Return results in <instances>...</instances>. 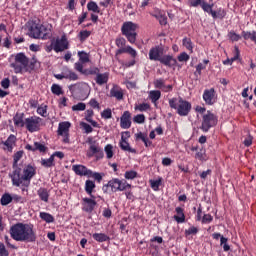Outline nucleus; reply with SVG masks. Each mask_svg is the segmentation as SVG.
Returning <instances> with one entry per match:
<instances>
[{
	"label": "nucleus",
	"mask_w": 256,
	"mask_h": 256,
	"mask_svg": "<svg viewBox=\"0 0 256 256\" xmlns=\"http://www.w3.org/2000/svg\"><path fill=\"white\" fill-rule=\"evenodd\" d=\"M35 65H37V60L35 58H33L30 63L28 62L27 67L24 68V71L26 73H31V71L35 70Z\"/></svg>",
	"instance_id": "8fccbe9b"
},
{
	"label": "nucleus",
	"mask_w": 256,
	"mask_h": 256,
	"mask_svg": "<svg viewBox=\"0 0 256 256\" xmlns=\"http://www.w3.org/2000/svg\"><path fill=\"white\" fill-rule=\"evenodd\" d=\"M201 9L205 12L208 13V15L213 11L214 4H209L205 1H202V4L200 5Z\"/></svg>",
	"instance_id": "37998d69"
},
{
	"label": "nucleus",
	"mask_w": 256,
	"mask_h": 256,
	"mask_svg": "<svg viewBox=\"0 0 256 256\" xmlns=\"http://www.w3.org/2000/svg\"><path fill=\"white\" fill-rule=\"evenodd\" d=\"M182 45L187 49V51H190V53H193V41H191V38L185 37L182 40Z\"/></svg>",
	"instance_id": "58836bf2"
},
{
	"label": "nucleus",
	"mask_w": 256,
	"mask_h": 256,
	"mask_svg": "<svg viewBox=\"0 0 256 256\" xmlns=\"http://www.w3.org/2000/svg\"><path fill=\"white\" fill-rule=\"evenodd\" d=\"M101 147H99V144H95L92 146H89V150L87 152V157H95V154L99 153Z\"/></svg>",
	"instance_id": "ea45409f"
},
{
	"label": "nucleus",
	"mask_w": 256,
	"mask_h": 256,
	"mask_svg": "<svg viewBox=\"0 0 256 256\" xmlns=\"http://www.w3.org/2000/svg\"><path fill=\"white\" fill-rule=\"evenodd\" d=\"M29 65V58L24 53H18L15 56V62L10 64L15 73H23L25 68Z\"/></svg>",
	"instance_id": "6e6552de"
},
{
	"label": "nucleus",
	"mask_w": 256,
	"mask_h": 256,
	"mask_svg": "<svg viewBox=\"0 0 256 256\" xmlns=\"http://www.w3.org/2000/svg\"><path fill=\"white\" fill-rule=\"evenodd\" d=\"M170 109H174L180 117H187L191 113V102L184 100L182 97H173L168 100Z\"/></svg>",
	"instance_id": "7ed1b4c3"
},
{
	"label": "nucleus",
	"mask_w": 256,
	"mask_h": 256,
	"mask_svg": "<svg viewBox=\"0 0 256 256\" xmlns=\"http://www.w3.org/2000/svg\"><path fill=\"white\" fill-rule=\"evenodd\" d=\"M242 37L243 39H245V41H248V39H250V41H253V43H255L256 45V31H242Z\"/></svg>",
	"instance_id": "f704fd0d"
},
{
	"label": "nucleus",
	"mask_w": 256,
	"mask_h": 256,
	"mask_svg": "<svg viewBox=\"0 0 256 256\" xmlns=\"http://www.w3.org/2000/svg\"><path fill=\"white\" fill-rule=\"evenodd\" d=\"M95 82L100 86L107 84L109 82V73L98 74L95 78Z\"/></svg>",
	"instance_id": "cd10ccee"
},
{
	"label": "nucleus",
	"mask_w": 256,
	"mask_h": 256,
	"mask_svg": "<svg viewBox=\"0 0 256 256\" xmlns=\"http://www.w3.org/2000/svg\"><path fill=\"white\" fill-rule=\"evenodd\" d=\"M17 143V137L11 134L6 141H2L1 145H4V151H8L9 153H13V148Z\"/></svg>",
	"instance_id": "f3484780"
},
{
	"label": "nucleus",
	"mask_w": 256,
	"mask_h": 256,
	"mask_svg": "<svg viewBox=\"0 0 256 256\" xmlns=\"http://www.w3.org/2000/svg\"><path fill=\"white\" fill-rule=\"evenodd\" d=\"M217 123H218L217 116L208 110L207 113L204 114L202 117V124L200 129L204 133H208L209 129H211L212 127H215Z\"/></svg>",
	"instance_id": "0eeeda50"
},
{
	"label": "nucleus",
	"mask_w": 256,
	"mask_h": 256,
	"mask_svg": "<svg viewBox=\"0 0 256 256\" xmlns=\"http://www.w3.org/2000/svg\"><path fill=\"white\" fill-rule=\"evenodd\" d=\"M96 207H97V201L95 200V198L86 197L82 199V211H85V213H93Z\"/></svg>",
	"instance_id": "4468645a"
},
{
	"label": "nucleus",
	"mask_w": 256,
	"mask_h": 256,
	"mask_svg": "<svg viewBox=\"0 0 256 256\" xmlns=\"http://www.w3.org/2000/svg\"><path fill=\"white\" fill-rule=\"evenodd\" d=\"M51 91L53 95H63V88L59 84H52L51 86Z\"/></svg>",
	"instance_id": "a18cd8bd"
},
{
	"label": "nucleus",
	"mask_w": 256,
	"mask_h": 256,
	"mask_svg": "<svg viewBox=\"0 0 256 256\" xmlns=\"http://www.w3.org/2000/svg\"><path fill=\"white\" fill-rule=\"evenodd\" d=\"M55 79L58 81H63V79H68V81H79V75L75 71L64 67L60 74H54Z\"/></svg>",
	"instance_id": "9b49d317"
},
{
	"label": "nucleus",
	"mask_w": 256,
	"mask_h": 256,
	"mask_svg": "<svg viewBox=\"0 0 256 256\" xmlns=\"http://www.w3.org/2000/svg\"><path fill=\"white\" fill-rule=\"evenodd\" d=\"M54 41V51L55 53H63L66 49H69V41L66 35H62L61 38H57Z\"/></svg>",
	"instance_id": "f8f14e48"
},
{
	"label": "nucleus",
	"mask_w": 256,
	"mask_h": 256,
	"mask_svg": "<svg viewBox=\"0 0 256 256\" xmlns=\"http://www.w3.org/2000/svg\"><path fill=\"white\" fill-rule=\"evenodd\" d=\"M149 98L151 99L152 103H157V101H159V99H161V91H159V90L150 91Z\"/></svg>",
	"instance_id": "4c0bfd02"
},
{
	"label": "nucleus",
	"mask_w": 256,
	"mask_h": 256,
	"mask_svg": "<svg viewBox=\"0 0 256 256\" xmlns=\"http://www.w3.org/2000/svg\"><path fill=\"white\" fill-rule=\"evenodd\" d=\"M83 64L84 63H81V62H76L75 64H74V69L76 70V71H78L79 73H81L82 75H87V69H83Z\"/></svg>",
	"instance_id": "603ef678"
},
{
	"label": "nucleus",
	"mask_w": 256,
	"mask_h": 256,
	"mask_svg": "<svg viewBox=\"0 0 256 256\" xmlns=\"http://www.w3.org/2000/svg\"><path fill=\"white\" fill-rule=\"evenodd\" d=\"M68 89L73 97H75V99H79L80 101H85V99L89 97V91H91L89 84L85 82L71 84L68 86Z\"/></svg>",
	"instance_id": "39448f33"
},
{
	"label": "nucleus",
	"mask_w": 256,
	"mask_h": 256,
	"mask_svg": "<svg viewBox=\"0 0 256 256\" xmlns=\"http://www.w3.org/2000/svg\"><path fill=\"white\" fill-rule=\"evenodd\" d=\"M88 11H92L93 13H101V8L97 5V2L90 1L87 4Z\"/></svg>",
	"instance_id": "a19ab883"
},
{
	"label": "nucleus",
	"mask_w": 256,
	"mask_h": 256,
	"mask_svg": "<svg viewBox=\"0 0 256 256\" xmlns=\"http://www.w3.org/2000/svg\"><path fill=\"white\" fill-rule=\"evenodd\" d=\"M207 155L205 154V150L201 149L195 154V159H198V161H207Z\"/></svg>",
	"instance_id": "6e6d98bb"
},
{
	"label": "nucleus",
	"mask_w": 256,
	"mask_h": 256,
	"mask_svg": "<svg viewBox=\"0 0 256 256\" xmlns=\"http://www.w3.org/2000/svg\"><path fill=\"white\" fill-rule=\"evenodd\" d=\"M127 189H131V184L119 178H112L102 186L103 193H118L119 191H127Z\"/></svg>",
	"instance_id": "20e7f679"
},
{
	"label": "nucleus",
	"mask_w": 256,
	"mask_h": 256,
	"mask_svg": "<svg viewBox=\"0 0 256 256\" xmlns=\"http://www.w3.org/2000/svg\"><path fill=\"white\" fill-rule=\"evenodd\" d=\"M89 37H91V31H89V30H82L78 34V38L81 43H84V41H87V39H89Z\"/></svg>",
	"instance_id": "79ce46f5"
},
{
	"label": "nucleus",
	"mask_w": 256,
	"mask_h": 256,
	"mask_svg": "<svg viewBox=\"0 0 256 256\" xmlns=\"http://www.w3.org/2000/svg\"><path fill=\"white\" fill-rule=\"evenodd\" d=\"M120 149H122V151H128V153H136L135 149L131 148L124 136H121Z\"/></svg>",
	"instance_id": "c756f323"
},
{
	"label": "nucleus",
	"mask_w": 256,
	"mask_h": 256,
	"mask_svg": "<svg viewBox=\"0 0 256 256\" xmlns=\"http://www.w3.org/2000/svg\"><path fill=\"white\" fill-rule=\"evenodd\" d=\"M227 238L225 237H221V242L220 245L223 246V251H225L227 253V251L231 250V246H229V244H227Z\"/></svg>",
	"instance_id": "0e129e2a"
},
{
	"label": "nucleus",
	"mask_w": 256,
	"mask_h": 256,
	"mask_svg": "<svg viewBox=\"0 0 256 256\" xmlns=\"http://www.w3.org/2000/svg\"><path fill=\"white\" fill-rule=\"evenodd\" d=\"M9 233L14 241L21 243H35L37 241V233H35L32 224L18 222L10 227Z\"/></svg>",
	"instance_id": "f257e3e1"
},
{
	"label": "nucleus",
	"mask_w": 256,
	"mask_h": 256,
	"mask_svg": "<svg viewBox=\"0 0 256 256\" xmlns=\"http://www.w3.org/2000/svg\"><path fill=\"white\" fill-rule=\"evenodd\" d=\"M51 29H53V26L51 24H47V25H40V39H51L52 37V33H51Z\"/></svg>",
	"instance_id": "6ab92c4d"
},
{
	"label": "nucleus",
	"mask_w": 256,
	"mask_h": 256,
	"mask_svg": "<svg viewBox=\"0 0 256 256\" xmlns=\"http://www.w3.org/2000/svg\"><path fill=\"white\" fill-rule=\"evenodd\" d=\"M95 187L96 185H95V182H93V180L85 181V192L87 193V195H89L93 199H95V196L93 195V190L95 189Z\"/></svg>",
	"instance_id": "bb28decb"
},
{
	"label": "nucleus",
	"mask_w": 256,
	"mask_h": 256,
	"mask_svg": "<svg viewBox=\"0 0 256 256\" xmlns=\"http://www.w3.org/2000/svg\"><path fill=\"white\" fill-rule=\"evenodd\" d=\"M23 117H25L24 113H17L14 118V125L16 127H25V120H23Z\"/></svg>",
	"instance_id": "2f4dec72"
},
{
	"label": "nucleus",
	"mask_w": 256,
	"mask_h": 256,
	"mask_svg": "<svg viewBox=\"0 0 256 256\" xmlns=\"http://www.w3.org/2000/svg\"><path fill=\"white\" fill-rule=\"evenodd\" d=\"M164 52L165 48L162 45L152 47L148 54L150 61H161Z\"/></svg>",
	"instance_id": "ddd939ff"
},
{
	"label": "nucleus",
	"mask_w": 256,
	"mask_h": 256,
	"mask_svg": "<svg viewBox=\"0 0 256 256\" xmlns=\"http://www.w3.org/2000/svg\"><path fill=\"white\" fill-rule=\"evenodd\" d=\"M199 233V228L192 226L185 230L184 235L185 237H189V235H197Z\"/></svg>",
	"instance_id": "864d4df0"
},
{
	"label": "nucleus",
	"mask_w": 256,
	"mask_h": 256,
	"mask_svg": "<svg viewBox=\"0 0 256 256\" xmlns=\"http://www.w3.org/2000/svg\"><path fill=\"white\" fill-rule=\"evenodd\" d=\"M153 17H155V19L159 21L160 25H167V16L165 15V13L158 11L153 14Z\"/></svg>",
	"instance_id": "e433bc0d"
},
{
	"label": "nucleus",
	"mask_w": 256,
	"mask_h": 256,
	"mask_svg": "<svg viewBox=\"0 0 256 256\" xmlns=\"http://www.w3.org/2000/svg\"><path fill=\"white\" fill-rule=\"evenodd\" d=\"M207 65H209V60L205 59L203 60V63H198L196 66V71L194 72V76L196 79H199L201 75L203 74L202 71H205L207 69Z\"/></svg>",
	"instance_id": "b1692460"
},
{
	"label": "nucleus",
	"mask_w": 256,
	"mask_h": 256,
	"mask_svg": "<svg viewBox=\"0 0 256 256\" xmlns=\"http://www.w3.org/2000/svg\"><path fill=\"white\" fill-rule=\"evenodd\" d=\"M37 195L41 201H44V203H49V190H47V188H40L37 191Z\"/></svg>",
	"instance_id": "7c9ffc66"
},
{
	"label": "nucleus",
	"mask_w": 256,
	"mask_h": 256,
	"mask_svg": "<svg viewBox=\"0 0 256 256\" xmlns=\"http://www.w3.org/2000/svg\"><path fill=\"white\" fill-rule=\"evenodd\" d=\"M79 62L80 63H89V55L85 51H79L78 52Z\"/></svg>",
	"instance_id": "c03bdc74"
},
{
	"label": "nucleus",
	"mask_w": 256,
	"mask_h": 256,
	"mask_svg": "<svg viewBox=\"0 0 256 256\" xmlns=\"http://www.w3.org/2000/svg\"><path fill=\"white\" fill-rule=\"evenodd\" d=\"M159 62L162 65H165V67H175V65H177V59H175L171 55L162 56V58H160Z\"/></svg>",
	"instance_id": "412c9836"
},
{
	"label": "nucleus",
	"mask_w": 256,
	"mask_h": 256,
	"mask_svg": "<svg viewBox=\"0 0 256 256\" xmlns=\"http://www.w3.org/2000/svg\"><path fill=\"white\" fill-rule=\"evenodd\" d=\"M116 47L119 49L116 51V55H123V53H128V55H131L135 59L137 57V50L133 49L131 46H126L127 40L125 38H117L116 41Z\"/></svg>",
	"instance_id": "1a4fd4ad"
},
{
	"label": "nucleus",
	"mask_w": 256,
	"mask_h": 256,
	"mask_svg": "<svg viewBox=\"0 0 256 256\" xmlns=\"http://www.w3.org/2000/svg\"><path fill=\"white\" fill-rule=\"evenodd\" d=\"M154 87L156 89H163L165 87V80L163 78H159L154 81Z\"/></svg>",
	"instance_id": "680f3d73"
},
{
	"label": "nucleus",
	"mask_w": 256,
	"mask_h": 256,
	"mask_svg": "<svg viewBox=\"0 0 256 256\" xmlns=\"http://www.w3.org/2000/svg\"><path fill=\"white\" fill-rule=\"evenodd\" d=\"M41 121L42 119L39 116L25 118L24 127L29 133H37V131L41 130Z\"/></svg>",
	"instance_id": "9d476101"
},
{
	"label": "nucleus",
	"mask_w": 256,
	"mask_h": 256,
	"mask_svg": "<svg viewBox=\"0 0 256 256\" xmlns=\"http://www.w3.org/2000/svg\"><path fill=\"white\" fill-rule=\"evenodd\" d=\"M29 33L33 39H41V24H33L29 28Z\"/></svg>",
	"instance_id": "5701e85b"
},
{
	"label": "nucleus",
	"mask_w": 256,
	"mask_h": 256,
	"mask_svg": "<svg viewBox=\"0 0 256 256\" xmlns=\"http://www.w3.org/2000/svg\"><path fill=\"white\" fill-rule=\"evenodd\" d=\"M135 109L141 112L149 111V109H151V105H149V103H142L136 106Z\"/></svg>",
	"instance_id": "052dcab7"
},
{
	"label": "nucleus",
	"mask_w": 256,
	"mask_h": 256,
	"mask_svg": "<svg viewBox=\"0 0 256 256\" xmlns=\"http://www.w3.org/2000/svg\"><path fill=\"white\" fill-rule=\"evenodd\" d=\"M137 29H139V25L131 21L124 22L121 27L122 35L126 37L127 41L132 45L137 41Z\"/></svg>",
	"instance_id": "423d86ee"
},
{
	"label": "nucleus",
	"mask_w": 256,
	"mask_h": 256,
	"mask_svg": "<svg viewBox=\"0 0 256 256\" xmlns=\"http://www.w3.org/2000/svg\"><path fill=\"white\" fill-rule=\"evenodd\" d=\"M162 178H159L158 180H149L150 187L153 189V191H158L159 187H161Z\"/></svg>",
	"instance_id": "de8ad7c7"
},
{
	"label": "nucleus",
	"mask_w": 256,
	"mask_h": 256,
	"mask_svg": "<svg viewBox=\"0 0 256 256\" xmlns=\"http://www.w3.org/2000/svg\"><path fill=\"white\" fill-rule=\"evenodd\" d=\"M110 97H114V99H117V101H123L125 93L123 92V89L121 87H119L118 85H114L110 89Z\"/></svg>",
	"instance_id": "aec40b11"
},
{
	"label": "nucleus",
	"mask_w": 256,
	"mask_h": 256,
	"mask_svg": "<svg viewBox=\"0 0 256 256\" xmlns=\"http://www.w3.org/2000/svg\"><path fill=\"white\" fill-rule=\"evenodd\" d=\"M92 237L94 241H97V243H105L106 241H111L109 235L105 233H94Z\"/></svg>",
	"instance_id": "c85d7f7f"
},
{
	"label": "nucleus",
	"mask_w": 256,
	"mask_h": 256,
	"mask_svg": "<svg viewBox=\"0 0 256 256\" xmlns=\"http://www.w3.org/2000/svg\"><path fill=\"white\" fill-rule=\"evenodd\" d=\"M104 151L106 153L107 159H113V155H114V153H113V145L107 144L105 146V148H104Z\"/></svg>",
	"instance_id": "3c124183"
},
{
	"label": "nucleus",
	"mask_w": 256,
	"mask_h": 256,
	"mask_svg": "<svg viewBox=\"0 0 256 256\" xmlns=\"http://www.w3.org/2000/svg\"><path fill=\"white\" fill-rule=\"evenodd\" d=\"M228 39L230 41H232V43H235L237 41H240L241 35L235 33V31L232 30V31L228 32Z\"/></svg>",
	"instance_id": "09e8293b"
},
{
	"label": "nucleus",
	"mask_w": 256,
	"mask_h": 256,
	"mask_svg": "<svg viewBox=\"0 0 256 256\" xmlns=\"http://www.w3.org/2000/svg\"><path fill=\"white\" fill-rule=\"evenodd\" d=\"M39 151V153H47V146L41 144V142H34V152Z\"/></svg>",
	"instance_id": "49530a36"
},
{
	"label": "nucleus",
	"mask_w": 256,
	"mask_h": 256,
	"mask_svg": "<svg viewBox=\"0 0 256 256\" xmlns=\"http://www.w3.org/2000/svg\"><path fill=\"white\" fill-rule=\"evenodd\" d=\"M87 105H85V103L83 102H79L76 105L72 106V111H85Z\"/></svg>",
	"instance_id": "13d9d810"
},
{
	"label": "nucleus",
	"mask_w": 256,
	"mask_h": 256,
	"mask_svg": "<svg viewBox=\"0 0 256 256\" xmlns=\"http://www.w3.org/2000/svg\"><path fill=\"white\" fill-rule=\"evenodd\" d=\"M40 163L42 167H45L46 169L55 167V160L53 159V156H50L48 159L42 158Z\"/></svg>",
	"instance_id": "72a5a7b5"
},
{
	"label": "nucleus",
	"mask_w": 256,
	"mask_h": 256,
	"mask_svg": "<svg viewBox=\"0 0 256 256\" xmlns=\"http://www.w3.org/2000/svg\"><path fill=\"white\" fill-rule=\"evenodd\" d=\"M125 179H135L137 177V172L136 171H126L124 174Z\"/></svg>",
	"instance_id": "338daca9"
},
{
	"label": "nucleus",
	"mask_w": 256,
	"mask_h": 256,
	"mask_svg": "<svg viewBox=\"0 0 256 256\" xmlns=\"http://www.w3.org/2000/svg\"><path fill=\"white\" fill-rule=\"evenodd\" d=\"M203 3L202 0H187V5L190 7H199Z\"/></svg>",
	"instance_id": "774afa93"
},
{
	"label": "nucleus",
	"mask_w": 256,
	"mask_h": 256,
	"mask_svg": "<svg viewBox=\"0 0 256 256\" xmlns=\"http://www.w3.org/2000/svg\"><path fill=\"white\" fill-rule=\"evenodd\" d=\"M24 153L25 152L23 150H20V151H17L16 153H14L13 164H12L13 171H15V169L19 168V161H21V159H23Z\"/></svg>",
	"instance_id": "a878e982"
},
{
	"label": "nucleus",
	"mask_w": 256,
	"mask_h": 256,
	"mask_svg": "<svg viewBox=\"0 0 256 256\" xmlns=\"http://www.w3.org/2000/svg\"><path fill=\"white\" fill-rule=\"evenodd\" d=\"M72 171H74L75 175H79V177H89L91 175V169L81 164L73 165Z\"/></svg>",
	"instance_id": "2eb2a0df"
},
{
	"label": "nucleus",
	"mask_w": 256,
	"mask_h": 256,
	"mask_svg": "<svg viewBox=\"0 0 256 256\" xmlns=\"http://www.w3.org/2000/svg\"><path fill=\"white\" fill-rule=\"evenodd\" d=\"M0 256H9V251L3 242H0Z\"/></svg>",
	"instance_id": "69168bd1"
},
{
	"label": "nucleus",
	"mask_w": 256,
	"mask_h": 256,
	"mask_svg": "<svg viewBox=\"0 0 256 256\" xmlns=\"http://www.w3.org/2000/svg\"><path fill=\"white\" fill-rule=\"evenodd\" d=\"M39 217L42 219V221H45V223H55V217H53V215L50 213L40 212Z\"/></svg>",
	"instance_id": "c9c22d12"
},
{
	"label": "nucleus",
	"mask_w": 256,
	"mask_h": 256,
	"mask_svg": "<svg viewBox=\"0 0 256 256\" xmlns=\"http://www.w3.org/2000/svg\"><path fill=\"white\" fill-rule=\"evenodd\" d=\"M37 113H38V115H41V117H46L47 116V105L41 104L40 106H38Z\"/></svg>",
	"instance_id": "5fc2aeb1"
},
{
	"label": "nucleus",
	"mask_w": 256,
	"mask_h": 256,
	"mask_svg": "<svg viewBox=\"0 0 256 256\" xmlns=\"http://www.w3.org/2000/svg\"><path fill=\"white\" fill-rule=\"evenodd\" d=\"M102 119H111L113 117V112L111 108L105 109L101 112Z\"/></svg>",
	"instance_id": "4d7b16f0"
},
{
	"label": "nucleus",
	"mask_w": 256,
	"mask_h": 256,
	"mask_svg": "<svg viewBox=\"0 0 256 256\" xmlns=\"http://www.w3.org/2000/svg\"><path fill=\"white\" fill-rule=\"evenodd\" d=\"M203 100L205 101L206 105H215L217 101L215 99V88L204 90Z\"/></svg>",
	"instance_id": "dca6fc26"
},
{
	"label": "nucleus",
	"mask_w": 256,
	"mask_h": 256,
	"mask_svg": "<svg viewBox=\"0 0 256 256\" xmlns=\"http://www.w3.org/2000/svg\"><path fill=\"white\" fill-rule=\"evenodd\" d=\"M175 212L177 215H174V220L176 223H185V209L181 207H176Z\"/></svg>",
	"instance_id": "393cba45"
},
{
	"label": "nucleus",
	"mask_w": 256,
	"mask_h": 256,
	"mask_svg": "<svg viewBox=\"0 0 256 256\" xmlns=\"http://www.w3.org/2000/svg\"><path fill=\"white\" fill-rule=\"evenodd\" d=\"M134 123H138L139 125L145 123V115L144 114H137L133 118Z\"/></svg>",
	"instance_id": "bf43d9fd"
},
{
	"label": "nucleus",
	"mask_w": 256,
	"mask_h": 256,
	"mask_svg": "<svg viewBox=\"0 0 256 256\" xmlns=\"http://www.w3.org/2000/svg\"><path fill=\"white\" fill-rule=\"evenodd\" d=\"M37 175V166L35 164H26L22 169L21 175V168L18 167L9 174V177L12 181V185L14 187H29L31 185V179Z\"/></svg>",
	"instance_id": "f03ea898"
},
{
	"label": "nucleus",
	"mask_w": 256,
	"mask_h": 256,
	"mask_svg": "<svg viewBox=\"0 0 256 256\" xmlns=\"http://www.w3.org/2000/svg\"><path fill=\"white\" fill-rule=\"evenodd\" d=\"M69 129H71V122H68V121L60 122L58 124L57 133L58 135L63 136L69 133Z\"/></svg>",
	"instance_id": "4be33fe9"
},
{
	"label": "nucleus",
	"mask_w": 256,
	"mask_h": 256,
	"mask_svg": "<svg viewBox=\"0 0 256 256\" xmlns=\"http://www.w3.org/2000/svg\"><path fill=\"white\" fill-rule=\"evenodd\" d=\"M13 202V196L9 193H4L0 199V203L3 207H7L10 203Z\"/></svg>",
	"instance_id": "473e14b6"
},
{
	"label": "nucleus",
	"mask_w": 256,
	"mask_h": 256,
	"mask_svg": "<svg viewBox=\"0 0 256 256\" xmlns=\"http://www.w3.org/2000/svg\"><path fill=\"white\" fill-rule=\"evenodd\" d=\"M189 59H190V56L186 52H182L178 56V61L180 63H183V62L187 63V61H189Z\"/></svg>",
	"instance_id": "e2e57ef3"
},
{
	"label": "nucleus",
	"mask_w": 256,
	"mask_h": 256,
	"mask_svg": "<svg viewBox=\"0 0 256 256\" xmlns=\"http://www.w3.org/2000/svg\"><path fill=\"white\" fill-rule=\"evenodd\" d=\"M131 112L124 111L120 117V127L121 129H131Z\"/></svg>",
	"instance_id": "a211bd4d"
}]
</instances>
